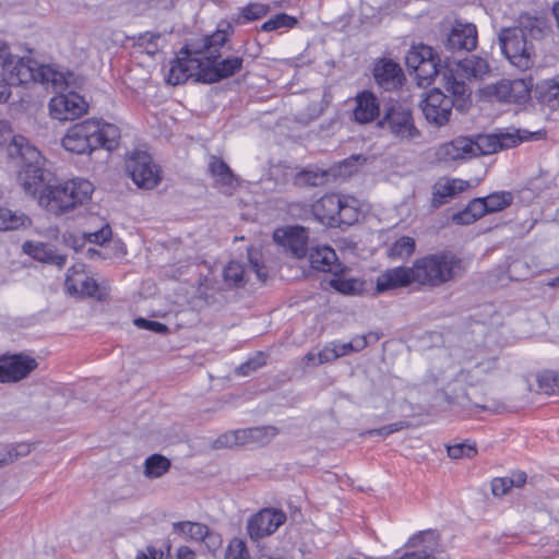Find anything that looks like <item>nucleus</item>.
Returning <instances> with one entry per match:
<instances>
[{
	"label": "nucleus",
	"instance_id": "412c9836",
	"mask_svg": "<svg viewBox=\"0 0 559 559\" xmlns=\"http://www.w3.org/2000/svg\"><path fill=\"white\" fill-rule=\"evenodd\" d=\"M273 239L280 246L289 250L295 257L302 258L308 252V231L300 226L277 228Z\"/></svg>",
	"mask_w": 559,
	"mask_h": 559
},
{
	"label": "nucleus",
	"instance_id": "0e129e2a",
	"mask_svg": "<svg viewBox=\"0 0 559 559\" xmlns=\"http://www.w3.org/2000/svg\"><path fill=\"white\" fill-rule=\"evenodd\" d=\"M15 56L10 51L9 46L0 40V64L5 71L14 62Z\"/></svg>",
	"mask_w": 559,
	"mask_h": 559
},
{
	"label": "nucleus",
	"instance_id": "13d9d810",
	"mask_svg": "<svg viewBox=\"0 0 559 559\" xmlns=\"http://www.w3.org/2000/svg\"><path fill=\"white\" fill-rule=\"evenodd\" d=\"M473 216L478 219L488 213L484 198L474 199L466 206Z\"/></svg>",
	"mask_w": 559,
	"mask_h": 559
},
{
	"label": "nucleus",
	"instance_id": "a18cd8bd",
	"mask_svg": "<svg viewBox=\"0 0 559 559\" xmlns=\"http://www.w3.org/2000/svg\"><path fill=\"white\" fill-rule=\"evenodd\" d=\"M224 281L230 286H241L245 284L243 266L238 262H229L224 269Z\"/></svg>",
	"mask_w": 559,
	"mask_h": 559
},
{
	"label": "nucleus",
	"instance_id": "5701e85b",
	"mask_svg": "<svg viewBox=\"0 0 559 559\" xmlns=\"http://www.w3.org/2000/svg\"><path fill=\"white\" fill-rule=\"evenodd\" d=\"M415 284L412 266L391 267L382 272L376 281L377 293H384L392 289Z\"/></svg>",
	"mask_w": 559,
	"mask_h": 559
},
{
	"label": "nucleus",
	"instance_id": "20e7f679",
	"mask_svg": "<svg viewBox=\"0 0 559 559\" xmlns=\"http://www.w3.org/2000/svg\"><path fill=\"white\" fill-rule=\"evenodd\" d=\"M5 71L9 73L10 86L38 82L53 91H59L78 85L74 73L58 71L51 66L39 64L31 58L15 56L14 62Z\"/></svg>",
	"mask_w": 559,
	"mask_h": 559
},
{
	"label": "nucleus",
	"instance_id": "ddd939ff",
	"mask_svg": "<svg viewBox=\"0 0 559 559\" xmlns=\"http://www.w3.org/2000/svg\"><path fill=\"white\" fill-rule=\"evenodd\" d=\"M97 131V120L87 119L75 123L63 136L62 146L75 154H90L98 148V142L94 136Z\"/></svg>",
	"mask_w": 559,
	"mask_h": 559
},
{
	"label": "nucleus",
	"instance_id": "9d476101",
	"mask_svg": "<svg viewBox=\"0 0 559 559\" xmlns=\"http://www.w3.org/2000/svg\"><path fill=\"white\" fill-rule=\"evenodd\" d=\"M76 86L71 85L63 90H59L58 95L52 97L49 102V112L53 119L60 121L74 120L85 115L88 109V104L85 99L72 91V88H79L82 85V79L76 76Z\"/></svg>",
	"mask_w": 559,
	"mask_h": 559
},
{
	"label": "nucleus",
	"instance_id": "4c0bfd02",
	"mask_svg": "<svg viewBox=\"0 0 559 559\" xmlns=\"http://www.w3.org/2000/svg\"><path fill=\"white\" fill-rule=\"evenodd\" d=\"M433 50L431 47L426 45H418L412 47L406 57L405 63L411 73H414L418 70V68L430 57H432Z\"/></svg>",
	"mask_w": 559,
	"mask_h": 559
},
{
	"label": "nucleus",
	"instance_id": "49530a36",
	"mask_svg": "<svg viewBox=\"0 0 559 559\" xmlns=\"http://www.w3.org/2000/svg\"><path fill=\"white\" fill-rule=\"evenodd\" d=\"M297 24V19L286 13H278L274 17L267 20L262 25V31L271 32L282 27L293 28Z\"/></svg>",
	"mask_w": 559,
	"mask_h": 559
},
{
	"label": "nucleus",
	"instance_id": "393cba45",
	"mask_svg": "<svg viewBox=\"0 0 559 559\" xmlns=\"http://www.w3.org/2000/svg\"><path fill=\"white\" fill-rule=\"evenodd\" d=\"M356 106L353 110L354 120L365 124L373 121L380 114L377 97L368 91L359 93L356 98Z\"/></svg>",
	"mask_w": 559,
	"mask_h": 559
},
{
	"label": "nucleus",
	"instance_id": "f3484780",
	"mask_svg": "<svg viewBox=\"0 0 559 559\" xmlns=\"http://www.w3.org/2000/svg\"><path fill=\"white\" fill-rule=\"evenodd\" d=\"M286 521V514L275 509H263L249 518L247 533L252 540L273 534Z\"/></svg>",
	"mask_w": 559,
	"mask_h": 559
},
{
	"label": "nucleus",
	"instance_id": "8fccbe9b",
	"mask_svg": "<svg viewBox=\"0 0 559 559\" xmlns=\"http://www.w3.org/2000/svg\"><path fill=\"white\" fill-rule=\"evenodd\" d=\"M448 455L451 459L459 460L463 457H473L476 455L477 450L474 444L462 442L447 448Z\"/></svg>",
	"mask_w": 559,
	"mask_h": 559
},
{
	"label": "nucleus",
	"instance_id": "bf43d9fd",
	"mask_svg": "<svg viewBox=\"0 0 559 559\" xmlns=\"http://www.w3.org/2000/svg\"><path fill=\"white\" fill-rule=\"evenodd\" d=\"M264 364V356L260 355L257 358L250 359L242 364L238 369V373L241 376H248L251 371H254Z\"/></svg>",
	"mask_w": 559,
	"mask_h": 559
},
{
	"label": "nucleus",
	"instance_id": "dca6fc26",
	"mask_svg": "<svg viewBox=\"0 0 559 559\" xmlns=\"http://www.w3.org/2000/svg\"><path fill=\"white\" fill-rule=\"evenodd\" d=\"M455 102L440 90L430 91L423 102L421 109L426 120L437 127L447 124Z\"/></svg>",
	"mask_w": 559,
	"mask_h": 559
},
{
	"label": "nucleus",
	"instance_id": "c03bdc74",
	"mask_svg": "<svg viewBox=\"0 0 559 559\" xmlns=\"http://www.w3.org/2000/svg\"><path fill=\"white\" fill-rule=\"evenodd\" d=\"M330 285L344 295H356L364 289V283L356 278L335 277L330 281Z\"/></svg>",
	"mask_w": 559,
	"mask_h": 559
},
{
	"label": "nucleus",
	"instance_id": "79ce46f5",
	"mask_svg": "<svg viewBox=\"0 0 559 559\" xmlns=\"http://www.w3.org/2000/svg\"><path fill=\"white\" fill-rule=\"evenodd\" d=\"M27 223L28 218L24 214H16L7 207L0 206V231L19 229Z\"/></svg>",
	"mask_w": 559,
	"mask_h": 559
},
{
	"label": "nucleus",
	"instance_id": "72a5a7b5",
	"mask_svg": "<svg viewBox=\"0 0 559 559\" xmlns=\"http://www.w3.org/2000/svg\"><path fill=\"white\" fill-rule=\"evenodd\" d=\"M173 531L182 538L201 542L207 534V526L198 522L182 521L174 523Z\"/></svg>",
	"mask_w": 559,
	"mask_h": 559
},
{
	"label": "nucleus",
	"instance_id": "bb28decb",
	"mask_svg": "<svg viewBox=\"0 0 559 559\" xmlns=\"http://www.w3.org/2000/svg\"><path fill=\"white\" fill-rule=\"evenodd\" d=\"M376 82L384 90L396 88L403 79L402 69L391 60H382L376 64L373 70Z\"/></svg>",
	"mask_w": 559,
	"mask_h": 559
},
{
	"label": "nucleus",
	"instance_id": "09e8293b",
	"mask_svg": "<svg viewBox=\"0 0 559 559\" xmlns=\"http://www.w3.org/2000/svg\"><path fill=\"white\" fill-rule=\"evenodd\" d=\"M224 559H250L245 542L239 538L231 539L225 551Z\"/></svg>",
	"mask_w": 559,
	"mask_h": 559
},
{
	"label": "nucleus",
	"instance_id": "c9c22d12",
	"mask_svg": "<svg viewBox=\"0 0 559 559\" xmlns=\"http://www.w3.org/2000/svg\"><path fill=\"white\" fill-rule=\"evenodd\" d=\"M416 248L415 239L408 236L397 238L388 249V257L392 260L409 258Z\"/></svg>",
	"mask_w": 559,
	"mask_h": 559
},
{
	"label": "nucleus",
	"instance_id": "39448f33",
	"mask_svg": "<svg viewBox=\"0 0 559 559\" xmlns=\"http://www.w3.org/2000/svg\"><path fill=\"white\" fill-rule=\"evenodd\" d=\"M415 284L437 287L464 271L463 261L452 252H439L417 259L412 265Z\"/></svg>",
	"mask_w": 559,
	"mask_h": 559
},
{
	"label": "nucleus",
	"instance_id": "e433bc0d",
	"mask_svg": "<svg viewBox=\"0 0 559 559\" xmlns=\"http://www.w3.org/2000/svg\"><path fill=\"white\" fill-rule=\"evenodd\" d=\"M537 388L528 386L530 391H536L547 395L559 393V373L552 371H543L536 374Z\"/></svg>",
	"mask_w": 559,
	"mask_h": 559
},
{
	"label": "nucleus",
	"instance_id": "cd10ccee",
	"mask_svg": "<svg viewBox=\"0 0 559 559\" xmlns=\"http://www.w3.org/2000/svg\"><path fill=\"white\" fill-rule=\"evenodd\" d=\"M467 187L468 182L461 179H440L433 186L431 205L437 209L448 203L451 198Z\"/></svg>",
	"mask_w": 559,
	"mask_h": 559
},
{
	"label": "nucleus",
	"instance_id": "338daca9",
	"mask_svg": "<svg viewBox=\"0 0 559 559\" xmlns=\"http://www.w3.org/2000/svg\"><path fill=\"white\" fill-rule=\"evenodd\" d=\"M452 221L459 225H469L474 223L476 218L473 216L469 210L465 207L463 211L454 214L452 216Z\"/></svg>",
	"mask_w": 559,
	"mask_h": 559
},
{
	"label": "nucleus",
	"instance_id": "f257e3e1",
	"mask_svg": "<svg viewBox=\"0 0 559 559\" xmlns=\"http://www.w3.org/2000/svg\"><path fill=\"white\" fill-rule=\"evenodd\" d=\"M547 25L544 20L523 16L518 26L500 31L498 39L506 58L521 71L528 70L535 62L534 41L545 36Z\"/></svg>",
	"mask_w": 559,
	"mask_h": 559
},
{
	"label": "nucleus",
	"instance_id": "aec40b11",
	"mask_svg": "<svg viewBox=\"0 0 559 559\" xmlns=\"http://www.w3.org/2000/svg\"><path fill=\"white\" fill-rule=\"evenodd\" d=\"M64 286L70 296L95 297L98 292L96 281L86 274L83 263H75L68 270Z\"/></svg>",
	"mask_w": 559,
	"mask_h": 559
},
{
	"label": "nucleus",
	"instance_id": "9b49d317",
	"mask_svg": "<svg viewBox=\"0 0 559 559\" xmlns=\"http://www.w3.org/2000/svg\"><path fill=\"white\" fill-rule=\"evenodd\" d=\"M126 169L133 182L141 189H153L160 180L158 166L144 151L132 152L126 159Z\"/></svg>",
	"mask_w": 559,
	"mask_h": 559
},
{
	"label": "nucleus",
	"instance_id": "2f4dec72",
	"mask_svg": "<svg viewBox=\"0 0 559 559\" xmlns=\"http://www.w3.org/2000/svg\"><path fill=\"white\" fill-rule=\"evenodd\" d=\"M97 129L94 136L98 142V148L104 147L107 151H112L118 145L120 139V130L112 123L102 122L97 120Z\"/></svg>",
	"mask_w": 559,
	"mask_h": 559
},
{
	"label": "nucleus",
	"instance_id": "f03ea898",
	"mask_svg": "<svg viewBox=\"0 0 559 559\" xmlns=\"http://www.w3.org/2000/svg\"><path fill=\"white\" fill-rule=\"evenodd\" d=\"M5 146L8 156L20 168L17 181L25 193H35L44 180L43 156L23 135H14L8 122L0 121V147Z\"/></svg>",
	"mask_w": 559,
	"mask_h": 559
},
{
	"label": "nucleus",
	"instance_id": "0eeeda50",
	"mask_svg": "<svg viewBox=\"0 0 559 559\" xmlns=\"http://www.w3.org/2000/svg\"><path fill=\"white\" fill-rule=\"evenodd\" d=\"M489 72L490 67L486 59L471 56L443 69V86L447 92L456 98V102L464 103L471 95L466 80H481Z\"/></svg>",
	"mask_w": 559,
	"mask_h": 559
},
{
	"label": "nucleus",
	"instance_id": "473e14b6",
	"mask_svg": "<svg viewBox=\"0 0 559 559\" xmlns=\"http://www.w3.org/2000/svg\"><path fill=\"white\" fill-rule=\"evenodd\" d=\"M340 214L336 217V226L347 225L350 226L358 222L359 218V203L353 197L341 195Z\"/></svg>",
	"mask_w": 559,
	"mask_h": 559
},
{
	"label": "nucleus",
	"instance_id": "864d4df0",
	"mask_svg": "<svg viewBox=\"0 0 559 559\" xmlns=\"http://www.w3.org/2000/svg\"><path fill=\"white\" fill-rule=\"evenodd\" d=\"M269 11V7L261 3H251L242 10V15L247 21H254L263 17Z\"/></svg>",
	"mask_w": 559,
	"mask_h": 559
},
{
	"label": "nucleus",
	"instance_id": "f8f14e48",
	"mask_svg": "<svg viewBox=\"0 0 559 559\" xmlns=\"http://www.w3.org/2000/svg\"><path fill=\"white\" fill-rule=\"evenodd\" d=\"M379 126L388 127L392 135L401 141H413L420 135L411 109L400 104L393 105L385 111Z\"/></svg>",
	"mask_w": 559,
	"mask_h": 559
},
{
	"label": "nucleus",
	"instance_id": "e2e57ef3",
	"mask_svg": "<svg viewBox=\"0 0 559 559\" xmlns=\"http://www.w3.org/2000/svg\"><path fill=\"white\" fill-rule=\"evenodd\" d=\"M15 56L10 51L9 46L0 40V64L5 71L14 62Z\"/></svg>",
	"mask_w": 559,
	"mask_h": 559
},
{
	"label": "nucleus",
	"instance_id": "ea45409f",
	"mask_svg": "<svg viewBox=\"0 0 559 559\" xmlns=\"http://www.w3.org/2000/svg\"><path fill=\"white\" fill-rule=\"evenodd\" d=\"M443 70H439L435 55L426 60L416 72H414L419 86L429 85L438 75H442Z\"/></svg>",
	"mask_w": 559,
	"mask_h": 559
},
{
	"label": "nucleus",
	"instance_id": "2eb2a0df",
	"mask_svg": "<svg viewBox=\"0 0 559 559\" xmlns=\"http://www.w3.org/2000/svg\"><path fill=\"white\" fill-rule=\"evenodd\" d=\"M442 43L450 51H471L477 46V28L473 23L454 21L443 27Z\"/></svg>",
	"mask_w": 559,
	"mask_h": 559
},
{
	"label": "nucleus",
	"instance_id": "680f3d73",
	"mask_svg": "<svg viewBox=\"0 0 559 559\" xmlns=\"http://www.w3.org/2000/svg\"><path fill=\"white\" fill-rule=\"evenodd\" d=\"M249 262H250V270H252L257 277L260 281H265L267 274L265 271V267L262 263H260L259 259L254 255V253L250 250L249 251Z\"/></svg>",
	"mask_w": 559,
	"mask_h": 559
},
{
	"label": "nucleus",
	"instance_id": "4468645a",
	"mask_svg": "<svg viewBox=\"0 0 559 559\" xmlns=\"http://www.w3.org/2000/svg\"><path fill=\"white\" fill-rule=\"evenodd\" d=\"M532 86L531 80L502 79L495 84L488 85L486 94L498 102L523 104L530 99Z\"/></svg>",
	"mask_w": 559,
	"mask_h": 559
},
{
	"label": "nucleus",
	"instance_id": "774afa93",
	"mask_svg": "<svg viewBox=\"0 0 559 559\" xmlns=\"http://www.w3.org/2000/svg\"><path fill=\"white\" fill-rule=\"evenodd\" d=\"M301 365L304 368H309V367L313 368V367L321 365V362H319L318 354H316L313 352H309L301 359Z\"/></svg>",
	"mask_w": 559,
	"mask_h": 559
},
{
	"label": "nucleus",
	"instance_id": "a878e982",
	"mask_svg": "<svg viewBox=\"0 0 559 559\" xmlns=\"http://www.w3.org/2000/svg\"><path fill=\"white\" fill-rule=\"evenodd\" d=\"M211 175L215 179L216 186L226 194H231L238 187V179L221 158L212 156L209 163Z\"/></svg>",
	"mask_w": 559,
	"mask_h": 559
},
{
	"label": "nucleus",
	"instance_id": "f704fd0d",
	"mask_svg": "<svg viewBox=\"0 0 559 559\" xmlns=\"http://www.w3.org/2000/svg\"><path fill=\"white\" fill-rule=\"evenodd\" d=\"M171 463L166 456L162 454H152L146 457L144 462L143 474L145 477L160 478L170 469Z\"/></svg>",
	"mask_w": 559,
	"mask_h": 559
},
{
	"label": "nucleus",
	"instance_id": "6e6552de",
	"mask_svg": "<svg viewBox=\"0 0 559 559\" xmlns=\"http://www.w3.org/2000/svg\"><path fill=\"white\" fill-rule=\"evenodd\" d=\"M497 358L489 356L484 349L466 352L463 355L461 368L452 379L451 384L476 386L484 384L497 370Z\"/></svg>",
	"mask_w": 559,
	"mask_h": 559
},
{
	"label": "nucleus",
	"instance_id": "603ef678",
	"mask_svg": "<svg viewBox=\"0 0 559 559\" xmlns=\"http://www.w3.org/2000/svg\"><path fill=\"white\" fill-rule=\"evenodd\" d=\"M163 36L157 33H145L139 37V46L143 47L148 55H154L158 51L159 41L163 40Z\"/></svg>",
	"mask_w": 559,
	"mask_h": 559
},
{
	"label": "nucleus",
	"instance_id": "a211bd4d",
	"mask_svg": "<svg viewBox=\"0 0 559 559\" xmlns=\"http://www.w3.org/2000/svg\"><path fill=\"white\" fill-rule=\"evenodd\" d=\"M523 138L515 132L480 134L473 139V156L495 154L501 150L514 147L522 143Z\"/></svg>",
	"mask_w": 559,
	"mask_h": 559
},
{
	"label": "nucleus",
	"instance_id": "7ed1b4c3",
	"mask_svg": "<svg viewBox=\"0 0 559 559\" xmlns=\"http://www.w3.org/2000/svg\"><path fill=\"white\" fill-rule=\"evenodd\" d=\"M44 180L37 185L35 193L28 195H38V203L48 212L60 215L73 210L91 199L94 187L92 182L85 179H74L62 183H51L48 179L50 173L44 167Z\"/></svg>",
	"mask_w": 559,
	"mask_h": 559
},
{
	"label": "nucleus",
	"instance_id": "6e6d98bb",
	"mask_svg": "<svg viewBox=\"0 0 559 559\" xmlns=\"http://www.w3.org/2000/svg\"><path fill=\"white\" fill-rule=\"evenodd\" d=\"M512 488V481H509V477L495 478L491 481V491L496 497H502L509 492Z\"/></svg>",
	"mask_w": 559,
	"mask_h": 559
},
{
	"label": "nucleus",
	"instance_id": "5fc2aeb1",
	"mask_svg": "<svg viewBox=\"0 0 559 559\" xmlns=\"http://www.w3.org/2000/svg\"><path fill=\"white\" fill-rule=\"evenodd\" d=\"M134 325L139 329L150 330L157 334H166L168 332L167 325L157 321L146 320L144 318H138L133 321Z\"/></svg>",
	"mask_w": 559,
	"mask_h": 559
},
{
	"label": "nucleus",
	"instance_id": "1a4fd4ad",
	"mask_svg": "<svg viewBox=\"0 0 559 559\" xmlns=\"http://www.w3.org/2000/svg\"><path fill=\"white\" fill-rule=\"evenodd\" d=\"M180 53L182 56L171 63L166 76L167 83L178 85L193 76L201 82V74L204 70L201 41L185 46Z\"/></svg>",
	"mask_w": 559,
	"mask_h": 559
},
{
	"label": "nucleus",
	"instance_id": "a19ab883",
	"mask_svg": "<svg viewBox=\"0 0 559 559\" xmlns=\"http://www.w3.org/2000/svg\"><path fill=\"white\" fill-rule=\"evenodd\" d=\"M31 453V445L27 443H17L14 445H0V467L12 464L20 457Z\"/></svg>",
	"mask_w": 559,
	"mask_h": 559
},
{
	"label": "nucleus",
	"instance_id": "7c9ffc66",
	"mask_svg": "<svg viewBox=\"0 0 559 559\" xmlns=\"http://www.w3.org/2000/svg\"><path fill=\"white\" fill-rule=\"evenodd\" d=\"M336 254L330 247H316L309 251V262L312 269L322 272H332Z\"/></svg>",
	"mask_w": 559,
	"mask_h": 559
},
{
	"label": "nucleus",
	"instance_id": "c85d7f7f",
	"mask_svg": "<svg viewBox=\"0 0 559 559\" xmlns=\"http://www.w3.org/2000/svg\"><path fill=\"white\" fill-rule=\"evenodd\" d=\"M23 250L35 260L55 264L59 267H62L67 261L66 255L57 254L53 248L48 243L39 241H26L23 245Z\"/></svg>",
	"mask_w": 559,
	"mask_h": 559
},
{
	"label": "nucleus",
	"instance_id": "58836bf2",
	"mask_svg": "<svg viewBox=\"0 0 559 559\" xmlns=\"http://www.w3.org/2000/svg\"><path fill=\"white\" fill-rule=\"evenodd\" d=\"M329 174L320 169H304L296 174L295 183L300 187H319L328 181Z\"/></svg>",
	"mask_w": 559,
	"mask_h": 559
},
{
	"label": "nucleus",
	"instance_id": "3c124183",
	"mask_svg": "<svg viewBox=\"0 0 559 559\" xmlns=\"http://www.w3.org/2000/svg\"><path fill=\"white\" fill-rule=\"evenodd\" d=\"M411 427V423L401 420L397 423H393L386 426H383L378 429H370L362 433V436H380V437H386L393 432H397L403 429H407Z\"/></svg>",
	"mask_w": 559,
	"mask_h": 559
},
{
	"label": "nucleus",
	"instance_id": "052dcab7",
	"mask_svg": "<svg viewBox=\"0 0 559 559\" xmlns=\"http://www.w3.org/2000/svg\"><path fill=\"white\" fill-rule=\"evenodd\" d=\"M201 542H204L210 551H215L222 546L223 539L219 534L210 531L207 527V534Z\"/></svg>",
	"mask_w": 559,
	"mask_h": 559
},
{
	"label": "nucleus",
	"instance_id": "b1692460",
	"mask_svg": "<svg viewBox=\"0 0 559 559\" xmlns=\"http://www.w3.org/2000/svg\"><path fill=\"white\" fill-rule=\"evenodd\" d=\"M340 206L341 195L324 194L312 205V213L322 224L335 227Z\"/></svg>",
	"mask_w": 559,
	"mask_h": 559
},
{
	"label": "nucleus",
	"instance_id": "4d7b16f0",
	"mask_svg": "<svg viewBox=\"0 0 559 559\" xmlns=\"http://www.w3.org/2000/svg\"><path fill=\"white\" fill-rule=\"evenodd\" d=\"M111 237V229L109 226H105L100 228L99 230H96L94 233H88L86 235V238L90 242L103 245L104 242L108 241Z\"/></svg>",
	"mask_w": 559,
	"mask_h": 559
},
{
	"label": "nucleus",
	"instance_id": "69168bd1",
	"mask_svg": "<svg viewBox=\"0 0 559 559\" xmlns=\"http://www.w3.org/2000/svg\"><path fill=\"white\" fill-rule=\"evenodd\" d=\"M319 362L326 364L338 358V354L335 352L334 344L325 346L321 352L318 353Z\"/></svg>",
	"mask_w": 559,
	"mask_h": 559
},
{
	"label": "nucleus",
	"instance_id": "37998d69",
	"mask_svg": "<svg viewBox=\"0 0 559 559\" xmlns=\"http://www.w3.org/2000/svg\"><path fill=\"white\" fill-rule=\"evenodd\" d=\"M484 201L488 213H493L509 206L513 201V195L508 191H499L485 197Z\"/></svg>",
	"mask_w": 559,
	"mask_h": 559
},
{
	"label": "nucleus",
	"instance_id": "c756f323",
	"mask_svg": "<svg viewBox=\"0 0 559 559\" xmlns=\"http://www.w3.org/2000/svg\"><path fill=\"white\" fill-rule=\"evenodd\" d=\"M240 444L242 445H265L270 443L278 433L274 426H261L253 428L239 429Z\"/></svg>",
	"mask_w": 559,
	"mask_h": 559
},
{
	"label": "nucleus",
	"instance_id": "4be33fe9",
	"mask_svg": "<svg viewBox=\"0 0 559 559\" xmlns=\"http://www.w3.org/2000/svg\"><path fill=\"white\" fill-rule=\"evenodd\" d=\"M435 156L439 162L444 163L474 158L473 139L468 136H456L449 142H444L436 147Z\"/></svg>",
	"mask_w": 559,
	"mask_h": 559
},
{
	"label": "nucleus",
	"instance_id": "de8ad7c7",
	"mask_svg": "<svg viewBox=\"0 0 559 559\" xmlns=\"http://www.w3.org/2000/svg\"><path fill=\"white\" fill-rule=\"evenodd\" d=\"M233 447H241L239 429L226 431L214 440L212 448L215 450L227 449Z\"/></svg>",
	"mask_w": 559,
	"mask_h": 559
},
{
	"label": "nucleus",
	"instance_id": "6ab92c4d",
	"mask_svg": "<svg viewBox=\"0 0 559 559\" xmlns=\"http://www.w3.org/2000/svg\"><path fill=\"white\" fill-rule=\"evenodd\" d=\"M38 366L36 359L26 354L0 358V382H17L26 378Z\"/></svg>",
	"mask_w": 559,
	"mask_h": 559
},
{
	"label": "nucleus",
	"instance_id": "423d86ee",
	"mask_svg": "<svg viewBox=\"0 0 559 559\" xmlns=\"http://www.w3.org/2000/svg\"><path fill=\"white\" fill-rule=\"evenodd\" d=\"M227 40L225 31H217L201 40L204 70L201 82L215 83L238 73L242 69L243 59L240 57H227L218 60L221 49Z\"/></svg>",
	"mask_w": 559,
	"mask_h": 559
}]
</instances>
